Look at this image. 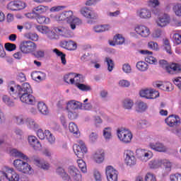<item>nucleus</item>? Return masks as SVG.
<instances>
[{"mask_svg": "<svg viewBox=\"0 0 181 181\" xmlns=\"http://www.w3.org/2000/svg\"><path fill=\"white\" fill-rule=\"evenodd\" d=\"M134 104V100L129 98H126L122 102V105L124 110H132Z\"/></svg>", "mask_w": 181, "mask_h": 181, "instance_id": "nucleus-36", "label": "nucleus"}, {"mask_svg": "<svg viewBox=\"0 0 181 181\" xmlns=\"http://www.w3.org/2000/svg\"><path fill=\"white\" fill-rule=\"evenodd\" d=\"M13 166H14L16 170L23 173V175H33L35 170L32 168V165L23 160L22 159H16L13 162Z\"/></svg>", "mask_w": 181, "mask_h": 181, "instance_id": "nucleus-4", "label": "nucleus"}, {"mask_svg": "<svg viewBox=\"0 0 181 181\" xmlns=\"http://www.w3.org/2000/svg\"><path fill=\"white\" fill-rule=\"evenodd\" d=\"M162 36H163V31H162L160 29L155 30L151 34V37H153L155 40H156V39H160Z\"/></svg>", "mask_w": 181, "mask_h": 181, "instance_id": "nucleus-50", "label": "nucleus"}, {"mask_svg": "<svg viewBox=\"0 0 181 181\" xmlns=\"http://www.w3.org/2000/svg\"><path fill=\"white\" fill-rule=\"evenodd\" d=\"M165 124L171 128H176L181 124L180 117L177 115H171L165 119Z\"/></svg>", "mask_w": 181, "mask_h": 181, "instance_id": "nucleus-16", "label": "nucleus"}, {"mask_svg": "<svg viewBox=\"0 0 181 181\" xmlns=\"http://www.w3.org/2000/svg\"><path fill=\"white\" fill-rule=\"evenodd\" d=\"M53 52L57 54V56H59V57L61 58V62L64 64V66H66V64H67V61L66 60V55L57 49H54Z\"/></svg>", "mask_w": 181, "mask_h": 181, "instance_id": "nucleus-47", "label": "nucleus"}, {"mask_svg": "<svg viewBox=\"0 0 181 181\" xmlns=\"http://www.w3.org/2000/svg\"><path fill=\"white\" fill-rule=\"evenodd\" d=\"M29 145L34 149V151H40L42 149V144L37 138L33 135H30L28 137Z\"/></svg>", "mask_w": 181, "mask_h": 181, "instance_id": "nucleus-20", "label": "nucleus"}, {"mask_svg": "<svg viewBox=\"0 0 181 181\" xmlns=\"http://www.w3.org/2000/svg\"><path fill=\"white\" fill-rule=\"evenodd\" d=\"M5 178L8 181H19L21 180V175L19 173H16L15 169L9 168L6 171V174H4Z\"/></svg>", "mask_w": 181, "mask_h": 181, "instance_id": "nucleus-19", "label": "nucleus"}, {"mask_svg": "<svg viewBox=\"0 0 181 181\" xmlns=\"http://www.w3.org/2000/svg\"><path fill=\"white\" fill-rule=\"evenodd\" d=\"M118 86L121 88H128V87H129V86H131V82H129V81H128V80L122 79V80L119 81Z\"/></svg>", "mask_w": 181, "mask_h": 181, "instance_id": "nucleus-53", "label": "nucleus"}, {"mask_svg": "<svg viewBox=\"0 0 181 181\" xmlns=\"http://www.w3.org/2000/svg\"><path fill=\"white\" fill-rule=\"evenodd\" d=\"M148 127H151V124L148 120H139L137 122V128L138 129H145V128H148Z\"/></svg>", "mask_w": 181, "mask_h": 181, "instance_id": "nucleus-45", "label": "nucleus"}, {"mask_svg": "<svg viewBox=\"0 0 181 181\" xmlns=\"http://www.w3.org/2000/svg\"><path fill=\"white\" fill-rule=\"evenodd\" d=\"M173 40L175 45L181 44V33H175L173 35Z\"/></svg>", "mask_w": 181, "mask_h": 181, "instance_id": "nucleus-58", "label": "nucleus"}, {"mask_svg": "<svg viewBox=\"0 0 181 181\" xmlns=\"http://www.w3.org/2000/svg\"><path fill=\"white\" fill-rule=\"evenodd\" d=\"M105 153L103 150H97L92 156V158L95 163H103L104 162Z\"/></svg>", "mask_w": 181, "mask_h": 181, "instance_id": "nucleus-22", "label": "nucleus"}, {"mask_svg": "<svg viewBox=\"0 0 181 181\" xmlns=\"http://www.w3.org/2000/svg\"><path fill=\"white\" fill-rule=\"evenodd\" d=\"M66 110H72L77 111L78 110H81V103L77 100H69L66 103Z\"/></svg>", "mask_w": 181, "mask_h": 181, "instance_id": "nucleus-27", "label": "nucleus"}, {"mask_svg": "<svg viewBox=\"0 0 181 181\" xmlns=\"http://www.w3.org/2000/svg\"><path fill=\"white\" fill-rule=\"evenodd\" d=\"M35 29L40 33H42V35H46L47 36L48 39H50L51 40H53L54 39H56V33L53 31V30L46 25H36Z\"/></svg>", "mask_w": 181, "mask_h": 181, "instance_id": "nucleus-10", "label": "nucleus"}, {"mask_svg": "<svg viewBox=\"0 0 181 181\" xmlns=\"http://www.w3.org/2000/svg\"><path fill=\"white\" fill-rule=\"evenodd\" d=\"M34 163L36 166H37V168L43 169L44 170H48V169L50 168V164L43 158H34Z\"/></svg>", "mask_w": 181, "mask_h": 181, "instance_id": "nucleus-24", "label": "nucleus"}, {"mask_svg": "<svg viewBox=\"0 0 181 181\" xmlns=\"http://www.w3.org/2000/svg\"><path fill=\"white\" fill-rule=\"evenodd\" d=\"M105 62L107 64V70L108 71H112L114 70V61L111 59L110 58H106Z\"/></svg>", "mask_w": 181, "mask_h": 181, "instance_id": "nucleus-62", "label": "nucleus"}, {"mask_svg": "<svg viewBox=\"0 0 181 181\" xmlns=\"http://www.w3.org/2000/svg\"><path fill=\"white\" fill-rule=\"evenodd\" d=\"M105 173L107 181H118V171L112 166H107Z\"/></svg>", "mask_w": 181, "mask_h": 181, "instance_id": "nucleus-15", "label": "nucleus"}, {"mask_svg": "<svg viewBox=\"0 0 181 181\" xmlns=\"http://www.w3.org/2000/svg\"><path fill=\"white\" fill-rule=\"evenodd\" d=\"M10 155L14 158H21V159H23V160H29V157H28V156L23 154V153L16 148L11 149L10 151Z\"/></svg>", "mask_w": 181, "mask_h": 181, "instance_id": "nucleus-28", "label": "nucleus"}, {"mask_svg": "<svg viewBox=\"0 0 181 181\" xmlns=\"http://www.w3.org/2000/svg\"><path fill=\"white\" fill-rule=\"evenodd\" d=\"M55 32L59 36H62V37H65V38H70L73 37V33L70 32V30H67L66 28L63 27H59V28H55Z\"/></svg>", "mask_w": 181, "mask_h": 181, "instance_id": "nucleus-25", "label": "nucleus"}, {"mask_svg": "<svg viewBox=\"0 0 181 181\" xmlns=\"http://www.w3.org/2000/svg\"><path fill=\"white\" fill-rule=\"evenodd\" d=\"M69 132L73 134L75 138H78L80 136V130H78V127L74 122H71L69 124Z\"/></svg>", "mask_w": 181, "mask_h": 181, "instance_id": "nucleus-32", "label": "nucleus"}, {"mask_svg": "<svg viewBox=\"0 0 181 181\" xmlns=\"http://www.w3.org/2000/svg\"><path fill=\"white\" fill-rule=\"evenodd\" d=\"M170 22V16L164 13L157 18L156 23L159 28H165V26H168Z\"/></svg>", "mask_w": 181, "mask_h": 181, "instance_id": "nucleus-18", "label": "nucleus"}, {"mask_svg": "<svg viewBox=\"0 0 181 181\" xmlns=\"http://www.w3.org/2000/svg\"><path fill=\"white\" fill-rule=\"evenodd\" d=\"M97 139H98V134L95 132H92L89 135V142L90 144H95L97 142Z\"/></svg>", "mask_w": 181, "mask_h": 181, "instance_id": "nucleus-61", "label": "nucleus"}, {"mask_svg": "<svg viewBox=\"0 0 181 181\" xmlns=\"http://www.w3.org/2000/svg\"><path fill=\"white\" fill-rule=\"evenodd\" d=\"M16 7L17 11L25 9L26 8V3L21 1H16Z\"/></svg>", "mask_w": 181, "mask_h": 181, "instance_id": "nucleus-60", "label": "nucleus"}, {"mask_svg": "<svg viewBox=\"0 0 181 181\" xmlns=\"http://www.w3.org/2000/svg\"><path fill=\"white\" fill-rule=\"evenodd\" d=\"M80 13L82 16L86 18V19H93V21L98 19V13L88 7H83L81 8Z\"/></svg>", "mask_w": 181, "mask_h": 181, "instance_id": "nucleus-13", "label": "nucleus"}, {"mask_svg": "<svg viewBox=\"0 0 181 181\" xmlns=\"http://www.w3.org/2000/svg\"><path fill=\"white\" fill-rule=\"evenodd\" d=\"M25 124L29 129H33V131L39 129V124L33 119L28 118L25 121Z\"/></svg>", "mask_w": 181, "mask_h": 181, "instance_id": "nucleus-34", "label": "nucleus"}, {"mask_svg": "<svg viewBox=\"0 0 181 181\" xmlns=\"http://www.w3.org/2000/svg\"><path fill=\"white\" fill-rule=\"evenodd\" d=\"M84 83V77L81 74L74 73V83L76 87L78 86V84H81Z\"/></svg>", "mask_w": 181, "mask_h": 181, "instance_id": "nucleus-39", "label": "nucleus"}, {"mask_svg": "<svg viewBox=\"0 0 181 181\" xmlns=\"http://www.w3.org/2000/svg\"><path fill=\"white\" fill-rule=\"evenodd\" d=\"M93 109V105L88 103V98H86L83 100V103H81V110H85L86 111H90Z\"/></svg>", "mask_w": 181, "mask_h": 181, "instance_id": "nucleus-49", "label": "nucleus"}, {"mask_svg": "<svg viewBox=\"0 0 181 181\" xmlns=\"http://www.w3.org/2000/svg\"><path fill=\"white\" fill-rule=\"evenodd\" d=\"M140 97L146 98L147 100H155L159 97V92L155 89H144L140 91Z\"/></svg>", "mask_w": 181, "mask_h": 181, "instance_id": "nucleus-12", "label": "nucleus"}, {"mask_svg": "<svg viewBox=\"0 0 181 181\" xmlns=\"http://www.w3.org/2000/svg\"><path fill=\"white\" fill-rule=\"evenodd\" d=\"M134 32H136V35L140 36V37H144L145 39L151 36V29L145 25L140 24L136 25L134 27Z\"/></svg>", "mask_w": 181, "mask_h": 181, "instance_id": "nucleus-11", "label": "nucleus"}, {"mask_svg": "<svg viewBox=\"0 0 181 181\" xmlns=\"http://www.w3.org/2000/svg\"><path fill=\"white\" fill-rule=\"evenodd\" d=\"M117 135L119 141H120L122 144H131L132 138H134L132 132L128 129H118L117 130Z\"/></svg>", "mask_w": 181, "mask_h": 181, "instance_id": "nucleus-5", "label": "nucleus"}, {"mask_svg": "<svg viewBox=\"0 0 181 181\" xmlns=\"http://www.w3.org/2000/svg\"><path fill=\"white\" fill-rule=\"evenodd\" d=\"M162 165L165 167V171L167 173H169L172 170V163L168 160H162Z\"/></svg>", "mask_w": 181, "mask_h": 181, "instance_id": "nucleus-57", "label": "nucleus"}, {"mask_svg": "<svg viewBox=\"0 0 181 181\" xmlns=\"http://www.w3.org/2000/svg\"><path fill=\"white\" fill-rule=\"evenodd\" d=\"M173 12L175 13L176 16H181V4L177 3L174 4L173 7Z\"/></svg>", "mask_w": 181, "mask_h": 181, "instance_id": "nucleus-54", "label": "nucleus"}, {"mask_svg": "<svg viewBox=\"0 0 181 181\" xmlns=\"http://www.w3.org/2000/svg\"><path fill=\"white\" fill-rule=\"evenodd\" d=\"M145 181H156V177L151 173H148L144 178Z\"/></svg>", "mask_w": 181, "mask_h": 181, "instance_id": "nucleus-63", "label": "nucleus"}, {"mask_svg": "<svg viewBox=\"0 0 181 181\" xmlns=\"http://www.w3.org/2000/svg\"><path fill=\"white\" fill-rule=\"evenodd\" d=\"M136 156L141 162H148L153 158V153L150 150L138 148L136 150Z\"/></svg>", "mask_w": 181, "mask_h": 181, "instance_id": "nucleus-8", "label": "nucleus"}, {"mask_svg": "<svg viewBox=\"0 0 181 181\" xmlns=\"http://www.w3.org/2000/svg\"><path fill=\"white\" fill-rule=\"evenodd\" d=\"M33 8L36 13H46L49 11V6L43 5L37 6Z\"/></svg>", "mask_w": 181, "mask_h": 181, "instance_id": "nucleus-46", "label": "nucleus"}, {"mask_svg": "<svg viewBox=\"0 0 181 181\" xmlns=\"http://www.w3.org/2000/svg\"><path fill=\"white\" fill-rule=\"evenodd\" d=\"M37 49V45L30 40H24L20 44V50L23 53V54H29L36 52Z\"/></svg>", "mask_w": 181, "mask_h": 181, "instance_id": "nucleus-6", "label": "nucleus"}, {"mask_svg": "<svg viewBox=\"0 0 181 181\" xmlns=\"http://www.w3.org/2000/svg\"><path fill=\"white\" fill-rule=\"evenodd\" d=\"M151 169H158L162 166V160H152L148 163Z\"/></svg>", "mask_w": 181, "mask_h": 181, "instance_id": "nucleus-40", "label": "nucleus"}, {"mask_svg": "<svg viewBox=\"0 0 181 181\" xmlns=\"http://www.w3.org/2000/svg\"><path fill=\"white\" fill-rule=\"evenodd\" d=\"M2 100L4 101V103L6 104L8 107H13L15 105V103L13 102L12 100H11V98L8 95H4L2 97Z\"/></svg>", "mask_w": 181, "mask_h": 181, "instance_id": "nucleus-56", "label": "nucleus"}, {"mask_svg": "<svg viewBox=\"0 0 181 181\" xmlns=\"http://www.w3.org/2000/svg\"><path fill=\"white\" fill-rule=\"evenodd\" d=\"M56 173L63 181H83L81 173L74 165L69 166L67 172L63 168L59 167L57 168Z\"/></svg>", "mask_w": 181, "mask_h": 181, "instance_id": "nucleus-2", "label": "nucleus"}, {"mask_svg": "<svg viewBox=\"0 0 181 181\" xmlns=\"http://www.w3.org/2000/svg\"><path fill=\"white\" fill-rule=\"evenodd\" d=\"M67 111L68 118H69V119H77L78 117V112L77 110H67Z\"/></svg>", "mask_w": 181, "mask_h": 181, "instance_id": "nucleus-51", "label": "nucleus"}, {"mask_svg": "<svg viewBox=\"0 0 181 181\" xmlns=\"http://www.w3.org/2000/svg\"><path fill=\"white\" fill-rule=\"evenodd\" d=\"M37 109L42 115H47L49 114V109L46 104L43 102H39L37 103Z\"/></svg>", "mask_w": 181, "mask_h": 181, "instance_id": "nucleus-38", "label": "nucleus"}, {"mask_svg": "<svg viewBox=\"0 0 181 181\" xmlns=\"http://www.w3.org/2000/svg\"><path fill=\"white\" fill-rule=\"evenodd\" d=\"M35 19L37 20V23H40V25L43 23H45V25L50 23V18L38 14V16Z\"/></svg>", "mask_w": 181, "mask_h": 181, "instance_id": "nucleus-42", "label": "nucleus"}, {"mask_svg": "<svg viewBox=\"0 0 181 181\" xmlns=\"http://www.w3.org/2000/svg\"><path fill=\"white\" fill-rule=\"evenodd\" d=\"M149 146L151 149L156 152H166L168 151V147L160 142L151 143Z\"/></svg>", "mask_w": 181, "mask_h": 181, "instance_id": "nucleus-26", "label": "nucleus"}, {"mask_svg": "<svg viewBox=\"0 0 181 181\" xmlns=\"http://www.w3.org/2000/svg\"><path fill=\"white\" fill-rule=\"evenodd\" d=\"M135 109L137 112H145L148 110V104L145 102L138 101L135 104Z\"/></svg>", "mask_w": 181, "mask_h": 181, "instance_id": "nucleus-33", "label": "nucleus"}, {"mask_svg": "<svg viewBox=\"0 0 181 181\" xmlns=\"http://www.w3.org/2000/svg\"><path fill=\"white\" fill-rule=\"evenodd\" d=\"M76 87L78 88V90H81V91H91V90H93L91 86L83 83L78 84Z\"/></svg>", "mask_w": 181, "mask_h": 181, "instance_id": "nucleus-59", "label": "nucleus"}, {"mask_svg": "<svg viewBox=\"0 0 181 181\" xmlns=\"http://www.w3.org/2000/svg\"><path fill=\"white\" fill-rule=\"evenodd\" d=\"M147 47L150 50H153L154 52H159L160 48L159 47V44L155 41H150L147 44Z\"/></svg>", "mask_w": 181, "mask_h": 181, "instance_id": "nucleus-41", "label": "nucleus"}, {"mask_svg": "<svg viewBox=\"0 0 181 181\" xmlns=\"http://www.w3.org/2000/svg\"><path fill=\"white\" fill-rule=\"evenodd\" d=\"M140 53L141 54L148 56L146 58V63H148L149 64H158V59H156V58H155L154 57H152V55L153 54V52H152V51H149L148 49L141 50Z\"/></svg>", "mask_w": 181, "mask_h": 181, "instance_id": "nucleus-21", "label": "nucleus"}, {"mask_svg": "<svg viewBox=\"0 0 181 181\" xmlns=\"http://www.w3.org/2000/svg\"><path fill=\"white\" fill-rule=\"evenodd\" d=\"M7 90L14 100H20L23 104H27V105L36 104V98L32 95L33 90L28 83H22L21 86L11 81L8 83Z\"/></svg>", "mask_w": 181, "mask_h": 181, "instance_id": "nucleus-1", "label": "nucleus"}, {"mask_svg": "<svg viewBox=\"0 0 181 181\" xmlns=\"http://www.w3.org/2000/svg\"><path fill=\"white\" fill-rule=\"evenodd\" d=\"M62 46L64 49H66V50H76L77 49V44L74 42V41H63L62 42Z\"/></svg>", "mask_w": 181, "mask_h": 181, "instance_id": "nucleus-31", "label": "nucleus"}, {"mask_svg": "<svg viewBox=\"0 0 181 181\" xmlns=\"http://www.w3.org/2000/svg\"><path fill=\"white\" fill-rule=\"evenodd\" d=\"M124 163L127 166H134V165H136V158H135L134 151L131 150L124 151Z\"/></svg>", "mask_w": 181, "mask_h": 181, "instance_id": "nucleus-14", "label": "nucleus"}, {"mask_svg": "<svg viewBox=\"0 0 181 181\" xmlns=\"http://www.w3.org/2000/svg\"><path fill=\"white\" fill-rule=\"evenodd\" d=\"M103 138L105 141H110L112 139V128L107 127L103 130Z\"/></svg>", "mask_w": 181, "mask_h": 181, "instance_id": "nucleus-35", "label": "nucleus"}, {"mask_svg": "<svg viewBox=\"0 0 181 181\" xmlns=\"http://www.w3.org/2000/svg\"><path fill=\"white\" fill-rule=\"evenodd\" d=\"M74 73H69L64 76V81L67 84H74Z\"/></svg>", "mask_w": 181, "mask_h": 181, "instance_id": "nucleus-44", "label": "nucleus"}, {"mask_svg": "<svg viewBox=\"0 0 181 181\" xmlns=\"http://www.w3.org/2000/svg\"><path fill=\"white\" fill-rule=\"evenodd\" d=\"M45 138L47 139V141L49 142V144H51V145H53L54 142H56V137L53 136V134L50 132L49 130H45Z\"/></svg>", "mask_w": 181, "mask_h": 181, "instance_id": "nucleus-43", "label": "nucleus"}, {"mask_svg": "<svg viewBox=\"0 0 181 181\" xmlns=\"http://www.w3.org/2000/svg\"><path fill=\"white\" fill-rule=\"evenodd\" d=\"M147 5L149 8H158L160 5V1L159 0H148Z\"/></svg>", "mask_w": 181, "mask_h": 181, "instance_id": "nucleus-55", "label": "nucleus"}, {"mask_svg": "<svg viewBox=\"0 0 181 181\" xmlns=\"http://www.w3.org/2000/svg\"><path fill=\"white\" fill-rule=\"evenodd\" d=\"M136 15L139 19L148 21L152 18V11L149 8H142L136 11Z\"/></svg>", "mask_w": 181, "mask_h": 181, "instance_id": "nucleus-17", "label": "nucleus"}, {"mask_svg": "<svg viewBox=\"0 0 181 181\" xmlns=\"http://www.w3.org/2000/svg\"><path fill=\"white\" fill-rule=\"evenodd\" d=\"M25 37L29 39V40H32L33 42H37V40H39V35L35 33H28L25 34Z\"/></svg>", "mask_w": 181, "mask_h": 181, "instance_id": "nucleus-52", "label": "nucleus"}, {"mask_svg": "<svg viewBox=\"0 0 181 181\" xmlns=\"http://www.w3.org/2000/svg\"><path fill=\"white\" fill-rule=\"evenodd\" d=\"M51 19L60 22L62 21H66L67 23L70 25V28L72 30H75L77 26H80L83 23V21L78 17L74 16V13L71 11H64L59 14L54 15L50 14Z\"/></svg>", "mask_w": 181, "mask_h": 181, "instance_id": "nucleus-3", "label": "nucleus"}, {"mask_svg": "<svg viewBox=\"0 0 181 181\" xmlns=\"http://www.w3.org/2000/svg\"><path fill=\"white\" fill-rule=\"evenodd\" d=\"M153 86L163 90V91H172L173 90V85L170 82H158L153 83Z\"/></svg>", "mask_w": 181, "mask_h": 181, "instance_id": "nucleus-23", "label": "nucleus"}, {"mask_svg": "<svg viewBox=\"0 0 181 181\" xmlns=\"http://www.w3.org/2000/svg\"><path fill=\"white\" fill-rule=\"evenodd\" d=\"M160 65L163 69H165L168 73H170V74H173V71H175L176 73H179V71H181V65L179 64H172L170 65L168 64V62L165 60H160L159 62Z\"/></svg>", "mask_w": 181, "mask_h": 181, "instance_id": "nucleus-9", "label": "nucleus"}, {"mask_svg": "<svg viewBox=\"0 0 181 181\" xmlns=\"http://www.w3.org/2000/svg\"><path fill=\"white\" fill-rule=\"evenodd\" d=\"M170 179L171 181H181V174L177 173L175 174L171 175Z\"/></svg>", "mask_w": 181, "mask_h": 181, "instance_id": "nucleus-64", "label": "nucleus"}, {"mask_svg": "<svg viewBox=\"0 0 181 181\" xmlns=\"http://www.w3.org/2000/svg\"><path fill=\"white\" fill-rule=\"evenodd\" d=\"M73 149L76 156L79 159H83V158H84V155L88 152L86 144H84V141L81 140L78 141V144L74 145Z\"/></svg>", "mask_w": 181, "mask_h": 181, "instance_id": "nucleus-7", "label": "nucleus"}, {"mask_svg": "<svg viewBox=\"0 0 181 181\" xmlns=\"http://www.w3.org/2000/svg\"><path fill=\"white\" fill-rule=\"evenodd\" d=\"M111 29V25L108 24L105 25H96L93 26V30L95 33H103V32H107Z\"/></svg>", "mask_w": 181, "mask_h": 181, "instance_id": "nucleus-30", "label": "nucleus"}, {"mask_svg": "<svg viewBox=\"0 0 181 181\" xmlns=\"http://www.w3.org/2000/svg\"><path fill=\"white\" fill-rule=\"evenodd\" d=\"M78 166L81 169L82 173H87V165L83 159L77 160Z\"/></svg>", "mask_w": 181, "mask_h": 181, "instance_id": "nucleus-48", "label": "nucleus"}, {"mask_svg": "<svg viewBox=\"0 0 181 181\" xmlns=\"http://www.w3.org/2000/svg\"><path fill=\"white\" fill-rule=\"evenodd\" d=\"M136 67L139 71H147V70L149 69V65H148V63L144 62V61H139L136 62Z\"/></svg>", "mask_w": 181, "mask_h": 181, "instance_id": "nucleus-37", "label": "nucleus"}, {"mask_svg": "<svg viewBox=\"0 0 181 181\" xmlns=\"http://www.w3.org/2000/svg\"><path fill=\"white\" fill-rule=\"evenodd\" d=\"M124 42L125 38L121 34H117L114 37L113 40L109 41V45L115 46V45H124Z\"/></svg>", "mask_w": 181, "mask_h": 181, "instance_id": "nucleus-29", "label": "nucleus"}]
</instances>
